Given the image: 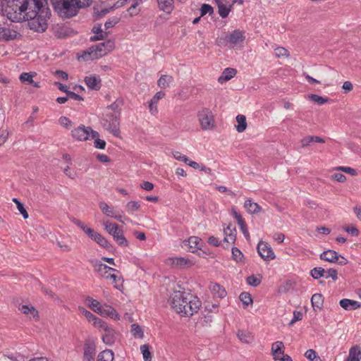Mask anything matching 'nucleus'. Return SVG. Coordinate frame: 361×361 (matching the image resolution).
Wrapping results in <instances>:
<instances>
[{
	"label": "nucleus",
	"mask_w": 361,
	"mask_h": 361,
	"mask_svg": "<svg viewBox=\"0 0 361 361\" xmlns=\"http://www.w3.org/2000/svg\"><path fill=\"white\" fill-rule=\"evenodd\" d=\"M171 307L183 316H192L201 306L199 298L191 293L174 291L170 298Z\"/></svg>",
	"instance_id": "obj_1"
},
{
	"label": "nucleus",
	"mask_w": 361,
	"mask_h": 361,
	"mask_svg": "<svg viewBox=\"0 0 361 361\" xmlns=\"http://www.w3.org/2000/svg\"><path fill=\"white\" fill-rule=\"evenodd\" d=\"M122 102L116 100L111 105L106 106L103 114L101 123L103 128L115 137L120 136V106Z\"/></svg>",
	"instance_id": "obj_2"
},
{
	"label": "nucleus",
	"mask_w": 361,
	"mask_h": 361,
	"mask_svg": "<svg viewBox=\"0 0 361 361\" xmlns=\"http://www.w3.org/2000/svg\"><path fill=\"white\" fill-rule=\"evenodd\" d=\"M53 6L56 12L63 18L76 16L82 8L80 0H53Z\"/></svg>",
	"instance_id": "obj_3"
},
{
	"label": "nucleus",
	"mask_w": 361,
	"mask_h": 361,
	"mask_svg": "<svg viewBox=\"0 0 361 361\" xmlns=\"http://www.w3.org/2000/svg\"><path fill=\"white\" fill-rule=\"evenodd\" d=\"M115 47V42L112 39L97 44L90 47L82 56L85 60L99 59L111 52Z\"/></svg>",
	"instance_id": "obj_4"
},
{
	"label": "nucleus",
	"mask_w": 361,
	"mask_h": 361,
	"mask_svg": "<svg viewBox=\"0 0 361 361\" xmlns=\"http://www.w3.org/2000/svg\"><path fill=\"white\" fill-rule=\"evenodd\" d=\"M245 39V32L240 30H235L230 34L217 39V44L227 46L230 48L241 47Z\"/></svg>",
	"instance_id": "obj_5"
},
{
	"label": "nucleus",
	"mask_w": 361,
	"mask_h": 361,
	"mask_svg": "<svg viewBox=\"0 0 361 361\" xmlns=\"http://www.w3.org/2000/svg\"><path fill=\"white\" fill-rule=\"evenodd\" d=\"M105 231L112 235L116 243L121 247H127L128 242L123 235V231L119 228L118 224L112 223L110 221L103 222Z\"/></svg>",
	"instance_id": "obj_6"
},
{
	"label": "nucleus",
	"mask_w": 361,
	"mask_h": 361,
	"mask_svg": "<svg viewBox=\"0 0 361 361\" xmlns=\"http://www.w3.org/2000/svg\"><path fill=\"white\" fill-rule=\"evenodd\" d=\"M97 271L102 277L112 280L114 287L119 288V286L121 285V279L120 276L115 274V272L119 273L118 270L100 263L97 264Z\"/></svg>",
	"instance_id": "obj_7"
},
{
	"label": "nucleus",
	"mask_w": 361,
	"mask_h": 361,
	"mask_svg": "<svg viewBox=\"0 0 361 361\" xmlns=\"http://www.w3.org/2000/svg\"><path fill=\"white\" fill-rule=\"evenodd\" d=\"M197 117L202 130H211L215 128L214 117L210 109L203 108L198 112Z\"/></svg>",
	"instance_id": "obj_8"
},
{
	"label": "nucleus",
	"mask_w": 361,
	"mask_h": 361,
	"mask_svg": "<svg viewBox=\"0 0 361 361\" xmlns=\"http://www.w3.org/2000/svg\"><path fill=\"white\" fill-rule=\"evenodd\" d=\"M72 137L79 141H85L90 139L99 137L98 132L92 129L91 127H86L80 125L71 132Z\"/></svg>",
	"instance_id": "obj_9"
},
{
	"label": "nucleus",
	"mask_w": 361,
	"mask_h": 361,
	"mask_svg": "<svg viewBox=\"0 0 361 361\" xmlns=\"http://www.w3.org/2000/svg\"><path fill=\"white\" fill-rule=\"evenodd\" d=\"M97 329L103 331L102 339L106 345H112L115 343L116 339V332L106 322L103 321Z\"/></svg>",
	"instance_id": "obj_10"
},
{
	"label": "nucleus",
	"mask_w": 361,
	"mask_h": 361,
	"mask_svg": "<svg viewBox=\"0 0 361 361\" xmlns=\"http://www.w3.org/2000/svg\"><path fill=\"white\" fill-rule=\"evenodd\" d=\"M320 259L326 262L337 263L340 265H345L348 263V260L345 257L332 250L323 252L320 255Z\"/></svg>",
	"instance_id": "obj_11"
},
{
	"label": "nucleus",
	"mask_w": 361,
	"mask_h": 361,
	"mask_svg": "<svg viewBox=\"0 0 361 361\" xmlns=\"http://www.w3.org/2000/svg\"><path fill=\"white\" fill-rule=\"evenodd\" d=\"M20 34L15 29L10 27L0 26V41L8 42L18 39Z\"/></svg>",
	"instance_id": "obj_12"
},
{
	"label": "nucleus",
	"mask_w": 361,
	"mask_h": 361,
	"mask_svg": "<svg viewBox=\"0 0 361 361\" xmlns=\"http://www.w3.org/2000/svg\"><path fill=\"white\" fill-rule=\"evenodd\" d=\"M257 248L259 256L264 260L269 261L275 259L276 256L274 252L268 243L260 241Z\"/></svg>",
	"instance_id": "obj_13"
},
{
	"label": "nucleus",
	"mask_w": 361,
	"mask_h": 361,
	"mask_svg": "<svg viewBox=\"0 0 361 361\" xmlns=\"http://www.w3.org/2000/svg\"><path fill=\"white\" fill-rule=\"evenodd\" d=\"M96 345L92 341H87L84 345L83 361H94Z\"/></svg>",
	"instance_id": "obj_14"
},
{
	"label": "nucleus",
	"mask_w": 361,
	"mask_h": 361,
	"mask_svg": "<svg viewBox=\"0 0 361 361\" xmlns=\"http://www.w3.org/2000/svg\"><path fill=\"white\" fill-rule=\"evenodd\" d=\"M167 264L176 268H185L191 264L190 261L185 257H171L167 259Z\"/></svg>",
	"instance_id": "obj_15"
},
{
	"label": "nucleus",
	"mask_w": 361,
	"mask_h": 361,
	"mask_svg": "<svg viewBox=\"0 0 361 361\" xmlns=\"http://www.w3.org/2000/svg\"><path fill=\"white\" fill-rule=\"evenodd\" d=\"M165 96V93L162 91L157 92L149 102V112L155 115L158 112L157 104L159 101Z\"/></svg>",
	"instance_id": "obj_16"
},
{
	"label": "nucleus",
	"mask_w": 361,
	"mask_h": 361,
	"mask_svg": "<svg viewBox=\"0 0 361 361\" xmlns=\"http://www.w3.org/2000/svg\"><path fill=\"white\" fill-rule=\"evenodd\" d=\"M79 310H80V312L84 315L86 319L90 322H92V325L95 327V328H97L98 326L103 322L102 319L98 318L97 317H96L94 314H93L92 312H90V311L87 310L84 307H80L79 308Z\"/></svg>",
	"instance_id": "obj_17"
},
{
	"label": "nucleus",
	"mask_w": 361,
	"mask_h": 361,
	"mask_svg": "<svg viewBox=\"0 0 361 361\" xmlns=\"http://www.w3.org/2000/svg\"><path fill=\"white\" fill-rule=\"evenodd\" d=\"M271 353L275 360L284 355V345L282 341H276L272 343Z\"/></svg>",
	"instance_id": "obj_18"
},
{
	"label": "nucleus",
	"mask_w": 361,
	"mask_h": 361,
	"mask_svg": "<svg viewBox=\"0 0 361 361\" xmlns=\"http://www.w3.org/2000/svg\"><path fill=\"white\" fill-rule=\"evenodd\" d=\"M97 314L104 317H110L114 319H119V316L116 310L109 305L102 306Z\"/></svg>",
	"instance_id": "obj_19"
},
{
	"label": "nucleus",
	"mask_w": 361,
	"mask_h": 361,
	"mask_svg": "<svg viewBox=\"0 0 361 361\" xmlns=\"http://www.w3.org/2000/svg\"><path fill=\"white\" fill-rule=\"evenodd\" d=\"M339 304L345 310H354L361 307V304L358 301L346 298L341 300Z\"/></svg>",
	"instance_id": "obj_20"
},
{
	"label": "nucleus",
	"mask_w": 361,
	"mask_h": 361,
	"mask_svg": "<svg viewBox=\"0 0 361 361\" xmlns=\"http://www.w3.org/2000/svg\"><path fill=\"white\" fill-rule=\"evenodd\" d=\"M86 85L92 90H99L101 86V80L94 75H90L85 78Z\"/></svg>",
	"instance_id": "obj_21"
},
{
	"label": "nucleus",
	"mask_w": 361,
	"mask_h": 361,
	"mask_svg": "<svg viewBox=\"0 0 361 361\" xmlns=\"http://www.w3.org/2000/svg\"><path fill=\"white\" fill-rule=\"evenodd\" d=\"M209 288L216 298H224L227 294L225 288L217 283H211Z\"/></svg>",
	"instance_id": "obj_22"
},
{
	"label": "nucleus",
	"mask_w": 361,
	"mask_h": 361,
	"mask_svg": "<svg viewBox=\"0 0 361 361\" xmlns=\"http://www.w3.org/2000/svg\"><path fill=\"white\" fill-rule=\"evenodd\" d=\"M237 71L235 69L232 68H227L224 69L221 76H219L218 81L220 83H224L226 81L232 79L236 74Z\"/></svg>",
	"instance_id": "obj_23"
},
{
	"label": "nucleus",
	"mask_w": 361,
	"mask_h": 361,
	"mask_svg": "<svg viewBox=\"0 0 361 361\" xmlns=\"http://www.w3.org/2000/svg\"><path fill=\"white\" fill-rule=\"evenodd\" d=\"M72 222L79 227L89 238H92L94 234L96 233L94 229L88 227L84 222L79 219H73Z\"/></svg>",
	"instance_id": "obj_24"
},
{
	"label": "nucleus",
	"mask_w": 361,
	"mask_h": 361,
	"mask_svg": "<svg viewBox=\"0 0 361 361\" xmlns=\"http://www.w3.org/2000/svg\"><path fill=\"white\" fill-rule=\"evenodd\" d=\"M244 207L250 214H258L262 211V207L257 203L252 202L251 200L245 202Z\"/></svg>",
	"instance_id": "obj_25"
},
{
	"label": "nucleus",
	"mask_w": 361,
	"mask_h": 361,
	"mask_svg": "<svg viewBox=\"0 0 361 361\" xmlns=\"http://www.w3.org/2000/svg\"><path fill=\"white\" fill-rule=\"evenodd\" d=\"M361 350L359 346H353L350 349L347 361H360Z\"/></svg>",
	"instance_id": "obj_26"
},
{
	"label": "nucleus",
	"mask_w": 361,
	"mask_h": 361,
	"mask_svg": "<svg viewBox=\"0 0 361 361\" xmlns=\"http://www.w3.org/2000/svg\"><path fill=\"white\" fill-rule=\"evenodd\" d=\"M235 228H231L230 226H228L226 228H224V233L225 234L224 241L233 243L235 240Z\"/></svg>",
	"instance_id": "obj_27"
},
{
	"label": "nucleus",
	"mask_w": 361,
	"mask_h": 361,
	"mask_svg": "<svg viewBox=\"0 0 361 361\" xmlns=\"http://www.w3.org/2000/svg\"><path fill=\"white\" fill-rule=\"evenodd\" d=\"M173 82V78L169 75H161L157 81V85L161 88L165 89L170 86Z\"/></svg>",
	"instance_id": "obj_28"
},
{
	"label": "nucleus",
	"mask_w": 361,
	"mask_h": 361,
	"mask_svg": "<svg viewBox=\"0 0 361 361\" xmlns=\"http://www.w3.org/2000/svg\"><path fill=\"white\" fill-rule=\"evenodd\" d=\"M312 142L324 143L325 142V140L319 136H307L300 140L301 146L302 147L309 146Z\"/></svg>",
	"instance_id": "obj_29"
},
{
	"label": "nucleus",
	"mask_w": 361,
	"mask_h": 361,
	"mask_svg": "<svg viewBox=\"0 0 361 361\" xmlns=\"http://www.w3.org/2000/svg\"><path fill=\"white\" fill-rule=\"evenodd\" d=\"M311 303L314 310L317 309L321 310L324 303L322 295L320 293L314 294L311 298Z\"/></svg>",
	"instance_id": "obj_30"
},
{
	"label": "nucleus",
	"mask_w": 361,
	"mask_h": 361,
	"mask_svg": "<svg viewBox=\"0 0 361 361\" xmlns=\"http://www.w3.org/2000/svg\"><path fill=\"white\" fill-rule=\"evenodd\" d=\"M92 240H94L97 242L100 246L103 247L106 249H109V247L111 246L110 243L102 236L100 233L96 232L93 237L91 238Z\"/></svg>",
	"instance_id": "obj_31"
},
{
	"label": "nucleus",
	"mask_w": 361,
	"mask_h": 361,
	"mask_svg": "<svg viewBox=\"0 0 361 361\" xmlns=\"http://www.w3.org/2000/svg\"><path fill=\"white\" fill-rule=\"evenodd\" d=\"M92 32L95 35L90 37V41L92 42L104 39L107 35V32H103L101 25L98 27L94 26L92 29Z\"/></svg>",
	"instance_id": "obj_32"
},
{
	"label": "nucleus",
	"mask_w": 361,
	"mask_h": 361,
	"mask_svg": "<svg viewBox=\"0 0 361 361\" xmlns=\"http://www.w3.org/2000/svg\"><path fill=\"white\" fill-rule=\"evenodd\" d=\"M114 358V353L113 350L106 349L99 353L97 356V361H113Z\"/></svg>",
	"instance_id": "obj_33"
},
{
	"label": "nucleus",
	"mask_w": 361,
	"mask_h": 361,
	"mask_svg": "<svg viewBox=\"0 0 361 361\" xmlns=\"http://www.w3.org/2000/svg\"><path fill=\"white\" fill-rule=\"evenodd\" d=\"M18 310L26 315L35 317L38 316V312L33 306L23 305L19 306Z\"/></svg>",
	"instance_id": "obj_34"
},
{
	"label": "nucleus",
	"mask_w": 361,
	"mask_h": 361,
	"mask_svg": "<svg viewBox=\"0 0 361 361\" xmlns=\"http://www.w3.org/2000/svg\"><path fill=\"white\" fill-rule=\"evenodd\" d=\"M161 10L170 13L173 8V0H157Z\"/></svg>",
	"instance_id": "obj_35"
},
{
	"label": "nucleus",
	"mask_w": 361,
	"mask_h": 361,
	"mask_svg": "<svg viewBox=\"0 0 361 361\" xmlns=\"http://www.w3.org/2000/svg\"><path fill=\"white\" fill-rule=\"evenodd\" d=\"M190 251L194 252L196 250L200 249L202 243L201 238L197 236H191L188 240Z\"/></svg>",
	"instance_id": "obj_36"
},
{
	"label": "nucleus",
	"mask_w": 361,
	"mask_h": 361,
	"mask_svg": "<svg viewBox=\"0 0 361 361\" xmlns=\"http://www.w3.org/2000/svg\"><path fill=\"white\" fill-rule=\"evenodd\" d=\"M237 335L241 341L246 343H251L253 340L252 334L247 331L240 330Z\"/></svg>",
	"instance_id": "obj_37"
},
{
	"label": "nucleus",
	"mask_w": 361,
	"mask_h": 361,
	"mask_svg": "<svg viewBox=\"0 0 361 361\" xmlns=\"http://www.w3.org/2000/svg\"><path fill=\"white\" fill-rule=\"evenodd\" d=\"M236 121L238 125L236 126V130L239 133L243 132L247 127L246 118L243 115H238L236 116Z\"/></svg>",
	"instance_id": "obj_38"
},
{
	"label": "nucleus",
	"mask_w": 361,
	"mask_h": 361,
	"mask_svg": "<svg viewBox=\"0 0 361 361\" xmlns=\"http://www.w3.org/2000/svg\"><path fill=\"white\" fill-rule=\"evenodd\" d=\"M34 75L30 73H23L20 75V80L23 82H27L28 84H32L35 87H38L39 85L37 82H35L32 80Z\"/></svg>",
	"instance_id": "obj_39"
},
{
	"label": "nucleus",
	"mask_w": 361,
	"mask_h": 361,
	"mask_svg": "<svg viewBox=\"0 0 361 361\" xmlns=\"http://www.w3.org/2000/svg\"><path fill=\"white\" fill-rule=\"evenodd\" d=\"M87 300L89 302L90 308L96 313H98L102 308V305H101L100 302L97 300H94L90 297L87 298Z\"/></svg>",
	"instance_id": "obj_40"
},
{
	"label": "nucleus",
	"mask_w": 361,
	"mask_h": 361,
	"mask_svg": "<svg viewBox=\"0 0 361 361\" xmlns=\"http://www.w3.org/2000/svg\"><path fill=\"white\" fill-rule=\"evenodd\" d=\"M131 333L135 338H142L144 336V333L142 328L137 324H133L131 325Z\"/></svg>",
	"instance_id": "obj_41"
},
{
	"label": "nucleus",
	"mask_w": 361,
	"mask_h": 361,
	"mask_svg": "<svg viewBox=\"0 0 361 361\" xmlns=\"http://www.w3.org/2000/svg\"><path fill=\"white\" fill-rule=\"evenodd\" d=\"M239 299L243 302L245 307L252 303L251 295L247 292H243L240 293Z\"/></svg>",
	"instance_id": "obj_42"
},
{
	"label": "nucleus",
	"mask_w": 361,
	"mask_h": 361,
	"mask_svg": "<svg viewBox=\"0 0 361 361\" xmlns=\"http://www.w3.org/2000/svg\"><path fill=\"white\" fill-rule=\"evenodd\" d=\"M140 350L143 356V359L145 361H151L152 360V354L149 349V345L147 344L142 345L140 346Z\"/></svg>",
	"instance_id": "obj_43"
},
{
	"label": "nucleus",
	"mask_w": 361,
	"mask_h": 361,
	"mask_svg": "<svg viewBox=\"0 0 361 361\" xmlns=\"http://www.w3.org/2000/svg\"><path fill=\"white\" fill-rule=\"evenodd\" d=\"M13 201L16 204L17 209L19 212L22 214L25 219L28 218V213L24 207V205L17 198H13Z\"/></svg>",
	"instance_id": "obj_44"
},
{
	"label": "nucleus",
	"mask_w": 361,
	"mask_h": 361,
	"mask_svg": "<svg viewBox=\"0 0 361 361\" xmlns=\"http://www.w3.org/2000/svg\"><path fill=\"white\" fill-rule=\"evenodd\" d=\"M100 209L104 214L108 216H114L113 209L111 208L106 203L102 202L99 204Z\"/></svg>",
	"instance_id": "obj_45"
},
{
	"label": "nucleus",
	"mask_w": 361,
	"mask_h": 361,
	"mask_svg": "<svg viewBox=\"0 0 361 361\" xmlns=\"http://www.w3.org/2000/svg\"><path fill=\"white\" fill-rule=\"evenodd\" d=\"M218 8H219V14L223 18H226L231 11V6L228 7V6L224 5L223 4H219Z\"/></svg>",
	"instance_id": "obj_46"
},
{
	"label": "nucleus",
	"mask_w": 361,
	"mask_h": 361,
	"mask_svg": "<svg viewBox=\"0 0 361 361\" xmlns=\"http://www.w3.org/2000/svg\"><path fill=\"white\" fill-rule=\"evenodd\" d=\"M325 273L326 271L322 267H315L311 270V276L315 279H318L322 276L324 277Z\"/></svg>",
	"instance_id": "obj_47"
},
{
	"label": "nucleus",
	"mask_w": 361,
	"mask_h": 361,
	"mask_svg": "<svg viewBox=\"0 0 361 361\" xmlns=\"http://www.w3.org/2000/svg\"><path fill=\"white\" fill-rule=\"evenodd\" d=\"M309 98L314 102L315 103L318 104H325L326 102H328L329 99L327 97H323L322 96H319L318 94H310L309 96Z\"/></svg>",
	"instance_id": "obj_48"
},
{
	"label": "nucleus",
	"mask_w": 361,
	"mask_h": 361,
	"mask_svg": "<svg viewBox=\"0 0 361 361\" xmlns=\"http://www.w3.org/2000/svg\"><path fill=\"white\" fill-rule=\"evenodd\" d=\"M140 207V204L139 202L136 201H130L127 203L126 208L128 212L133 213L135 211H137Z\"/></svg>",
	"instance_id": "obj_49"
},
{
	"label": "nucleus",
	"mask_w": 361,
	"mask_h": 361,
	"mask_svg": "<svg viewBox=\"0 0 361 361\" xmlns=\"http://www.w3.org/2000/svg\"><path fill=\"white\" fill-rule=\"evenodd\" d=\"M201 16H204L206 14L212 15L214 13V8L212 6L207 4H203L200 8Z\"/></svg>",
	"instance_id": "obj_50"
},
{
	"label": "nucleus",
	"mask_w": 361,
	"mask_h": 361,
	"mask_svg": "<svg viewBox=\"0 0 361 361\" xmlns=\"http://www.w3.org/2000/svg\"><path fill=\"white\" fill-rule=\"evenodd\" d=\"M305 356L310 361H319L320 360V358H319V357H318L317 355L316 352L312 349L307 350L305 353Z\"/></svg>",
	"instance_id": "obj_51"
},
{
	"label": "nucleus",
	"mask_w": 361,
	"mask_h": 361,
	"mask_svg": "<svg viewBox=\"0 0 361 361\" xmlns=\"http://www.w3.org/2000/svg\"><path fill=\"white\" fill-rule=\"evenodd\" d=\"M274 54L276 57H287L288 56V51L284 47H278L274 49Z\"/></svg>",
	"instance_id": "obj_52"
},
{
	"label": "nucleus",
	"mask_w": 361,
	"mask_h": 361,
	"mask_svg": "<svg viewBox=\"0 0 361 361\" xmlns=\"http://www.w3.org/2000/svg\"><path fill=\"white\" fill-rule=\"evenodd\" d=\"M232 257L236 262H241L243 258V255L238 248L233 247L232 248Z\"/></svg>",
	"instance_id": "obj_53"
},
{
	"label": "nucleus",
	"mask_w": 361,
	"mask_h": 361,
	"mask_svg": "<svg viewBox=\"0 0 361 361\" xmlns=\"http://www.w3.org/2000/svg\"><path fill=\"white\" fill-rule=\"evenodd\" d=\"M324 277L326 279L331 278L334 281H336L338 279V272L334 269H329L326 271Z\"/></svg>",
	"instance_id": "obj_54"
},
{
	"label": "nucleus",
	"mask_w": 361,
	"mask_h": 361,
	"mask_svg": "<svg viewBox=\"0 0 361 361\" xmlns=\"http://www.w3.org/2000/svg\"><path fill=\"white\" fill-rule=\"evenodd\" d=\"M247 282L249 285L256 287L261 283L259 278L255 277L254 275L250 276L247 278Z\"/></svg>",
	"instance_id": "obj_55"
},
{
	"label": "nucleus",
	"mask_w": 361,
	"mask_h": 361,
	"mask_svg": "<svg viewBox=\"0 0 361 361\" xmlns=\"http://www.w3.org/2000/svg\"><path fill=\"white\" fill-rule=\"evenodd\" d=\"M303 314L301 312L294 311L293 317L289 322V326H293L296 322L302 320Z\"/></svg>",
	"instance_id": "obj_56"
},
{
	"label": "nucleus",
	"mask_w": 361,
	"mask_h": 361,
	"mask_svg": "<svg viewBox=\"0 0 361 361\" xmlns=\"http://www.w3.org/2000/svg\"><path fill=\"white\" fill-rule=\"evenodd\" d=\"M336 170L347 173L348 174H350L351 176L357 175V171H355V169L348 166H338L336 168Z\"/></svg>",
	"instance_id": "obj_57"
},
{
	"label": "nucleus",
	"mask_w": 361,
	"mask_h": 361,
	"mask_svg": "<svg viewBox=\"0 0 361 361\" xmlns=\"http://www.w3.org/2000/svg\"><path fill=\"white\" fill-rule=\"evenodd\" d=\"M59 121V123L66 128H70L72 126V121L66 116H61Z\"/></svg>",
	"instance_id": "obj_58"
},
{
	"label": "nucleus",
	"mask_w": 361,
	"mask_h": 361,
	"mask_svg": "<svg viewBox=\"0 0 361 361\" xmlns=\"http://www.w3.org/2000/svg\"><path fill=\"white\" fill-rule=\"evenodd\" d=\"M139 3L137 0H135L133 4L129 7L128 9V11L129 12V14L130 16H135L138 13V10L137 8V6H138Z\"/></svg>",
	"instance_id": "obj_59"
},
{
	"label": "nucleus",
	"mask_w": 361,
	"mask_h": 361,
	"mask_svg": "<svg viewBox=\"0 0 361 361\" xmlns=\"http://www.w3.org/2000/svg\"><path fill=\"white\" fill-rule=\"evenodd\" d=\"M94 139V147L97 149H104L106 147V142L104 140L99 139L98 137Z\"/></svg>",
	"instance_id": "obj_60"
},
{
	"label": "nucleus",
	"mask_w": 361,
	"mask_h": 361,
	"mask_svg": "<svg viewBox=\"0 0 361 361\" xmlns=\"http://www.w3.org/2000/svg\"><path fill=\"white\" fill-rule=\"evenodd\" d=\"M332 179L339 183H344L346 180V177L341 173H335L332 175Z\"/></svg>",
	"instance_id": "obj_61"
},
{
	"label": "nucleus",
	"mask_w": 361,
	"mask_h": 361,
	"mask_svg": "<svg viewBox=\"0 0 361 361\" xmlns=\"http://www.w3.org/2000/svg\"><path fill=\"white\" fill-rule=\"evenodd\" d=\"M232 215L237 220L238 224H243L245 221L242 217V216L237 212L235 208H232Z\"/></svg>",
	"instance_id": "obj_62"
},
{
	"label": "nucleus",
	"mask_w": 361,
	"mask_h": 361,
	"mask_svg": "<svg viewBox=\"0 0 361 361\" xmlns=\"http://www.w3.org/2000/svg\"><path fill=\"white\" fill-rule=\"evenodd\" d=\"M173 157L178 161L185 162V164L188 161V157H186L185 155L181 154L179 152H176L173 154Z\"/></svg>",
	"instance_id": "obj_63"
},
{
	"label": "nucleus",
	"mask_w": 361,
	"mask_h": 361,
	"mask_svg": "<svg viewBox=\"0 0 361 361\" xmlns=\"http://www.w3.org/2000/svg\"><path fill=\"white\" fill-rule=\"evenodd\" d=\"M54 75L57 78H61L63 80H68V73L63 71H56L54 73Z\"/></svg>",
	"instance_id": "obj_64"
}]
</instances>
